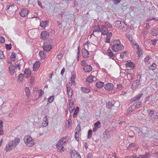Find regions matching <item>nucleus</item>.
I'll use <instances>...</instances> for the list:
<instances>
[{"instance_id": "f257e3e1", "label": "nucleus", "mask_w": 158, "mask_h": 158, "mask_svg": "<svg viewBox=\"0 0 158 158\" xmlns=\"http://www.w3.org/2000/svg\"><path fill=\"white\" fill-rule=\"evenodd\" d=\"M20 142V139L19 138H15L14 139L10 141L6 145L5 150L6 152H8L9 151L12 150L16 147Z\"/></svg>"}, {"instance_id": "f03ea898", "label": "nucleus", "mask_w": 158, "mask_h": 158, "mask_svg": "<svg viewBox=\"0 0 158 158\" xmlns=\"http://www.w3.org/2000/svg\"><path fill=\"white\" fill-rule=\"evenodd\" d=\"M112 49L114 51L117 52L123 50L124 48L123 45L121 44L120 40H114Z\"/></svg>"}, {"instance_id": "7ed1b4c3", "label": "nucleus", "mask_w": 158, "mask_h": 158, "mask_svg": "<svg viewBox=\"0 0 158 158\" xmlns=\"http://www.w3.org/2000/svg\"><path fill=\"white\" fill-rule=\"evenodd\" d=\"M64 138L61 139L56 145V147L58 148L57 150H59V152H64L65 150L64 146L65 145L66 142L65 140H64Z\"/></svg>"}, {"instance_id": "20e7f679", "label": "nucleus", "mask_w": 158, "mask_h": 158, "mask_svg": "<svg viewBox=\"0 0 158 158\" xmlns=\"http://www.w3.org/2000/svg\"><path fill=\"white\" fill-rule=\"evenodd\" d=\"M24 141L27 145L31 147L34 144V142L32 138L28 135L25 136L24 138Z\"/></svg>"}, {"instance_id": "39448f33", "label": "nucleus", "mask_w": 158, "mask_h": 158, "mask_svg": "<svg viewBox=\"0 0 158 158\" xmlns=\"http://www.w3.org/2000/svg\"><path fill=\"white\" fill-rule=\"evenodd\" d=\"M81 65L83 66V69L85 72H90L92 69V67L91 65L88 64L86 60H82L81 62Z\"/></svg>"}, {"instance_id": "423d86ee", "label": "nucleus", "mask_w": 158, "mask_h": 158, "mask_svg": "<svg viewBox=\"0 0 158 158\" xmlns=\"http://www.w3.org/2000/svg\"><path fill=\"white\" fill-rule=\"evenodd\" d=\"M70 154L72 158H81L79 154L75 150L72 151Z\"/></svg>"}, {"instance_id": "0eeeda50", "label": "nucleus", "mask_w": 158, "mask_h": 158, "mask_svg": "<svg viewBox=\"0 0 158 158\" xmlns=\"http://www.w3.org/2000/svg\"><path fill=\"white\" fill-rule=\"evenodd\" d=\"M105 89L108 91H111L113 89V85L111 83H107L104 85Z\"/></svg>"}, {"instance_id": "6e6552de", "label": "nucleus", "mask_w": 158, "mask_h": 158, "mask_svg": "<svg viewBox=\"0 0 158 158\" xmlns=\"http://www.w3.org/2000/svg\"><path fill=\"white\" fill-rule=\"evenodd\" d=\"M108 32V28L105 25H102L101 26V32L102 35H104L106 34Z\"/></svg>"}, {"instance_id": "1a4fd4ad", "label": "nucleus", "mask_w": 158, "mask_h": 158, "mask_svg": "<svg viewBox=\"0 0 158 158\" xmlns=\"http://www.w3.org/2000/svg\"><path fill=\"white\" fill-rule=\"evenodd\" d=\"M66 87L67 89V93L68 96L69 98H71L73 95V90L71 89L70 86L68 84L66 85Z\"/></svg>"}, {"instance_id": "9d476101", "label": "nucleus", "mask_w": 158, "mask_h": 158, "mask_svg": "<svg viewBox=\"0 0 158 158\" xmlns=\"http://www.w3.org/2000/svg\"><path fill=\"white\" fill-rule=\"evenodd\" d=\"M28 12V10L27 9H22L19 13L21 16L24 17L27 15Z\"/></svg>"}, {"instance_id": "9b49d317", "label": "nucleus", "mask_w": 158, "mask_h": 158, "mask_svg": "<svg viewBox=\"0 0 158 158\" xmlns=\"http://www.w3.org/2000/svg\"><path fill=\"white\" fill-rule=\"evenodd\" d=\"M82 55L83 57L86 58L89 57V55L88 51L85 48H83L82 50Z\"/></svg>"}, {"instance_id": "f8f14e48", "label": "nucleus", "mask_w": 158, "mask_h": 158, "mask_svg": "<svg viewBox=\"0 0 158 158\" xmlns=\"http://www.w3.org/2000/svg\"><path fill=\"white\" fill-rule=\"evenodd\" d=\"M140 80L136 79L135 81L132 85V89H136L138 86L140 84Z\"/></svg>"}, {"instance_id": "ddd939ff", "label": "nucleus", "mask_w": 158, "mask_h": 158, "mask_svg": "<svg viewBox=\"0 0 158 158\" xmlns=\"http://www.w3.org/2000/svg\"><path fill=\"white\" fill-rule=\"evenodd\" d=\"M49 36V34L46 31H44L41 32V37L42 39H47Z\"/></svg>"}, {"instance_id": "4468645a", "label": "nucleus", "mask_w": 158, "mask_h": 158, "mask_svg": "<svg viewBox=\"0 0 158 158\" xmlns=\"http://www.w3.org/2000/svg\"><path fill=\"white\" fill-rule=\"evenodd\" d=\"M43 48L44 50L45 51H49L52 48L51 44H48L46 43H44Z\"/></svg>"}, {"instance_id": "2eb2a0df", "label": "nucleus", "mask_w": 158, "mask_h": 158, "mask_svg": "<svg viewBox=\"0 0 158 158\" xmlns=\"http://www.w3.org/2000/svg\"><path fill=\"white\" fill-rule=\"evenodd\" d=\"M137 46V49H138L137 53L138 55V56L137 57H138V58H139L140 56H141L143 54V52L142 51V49L141 48L139 47V45L136 44Z\"/></svg>"}, {"instance_id": "dca6fc26", "label": "nucleus", "mask_w": 158, "mask_h": 158, "mask_svg": "<svg viewBox=\"0 0 158 158\" xmlns=\"http://www.w3.org/2000/svg\"><path fill=\"white\" fill-rule=\"evenodd\" d=\"M96 79V78L95 76L91 75L86 78V81L89 83H91L94 80L95 81Z\"/></svg>"}, {"instance_id": "f3484780", "label": "nucleus", "mask_w": 158, "mask_h": 158, "mask_svg": "<svg viewBox=\"0 0 158 158\" xmlns=\"http://www.w3.org/2000/svg\"><path fill=\"white\" fill-rule=\"evenodd\" d=\"M142 95V94H139L137 95L135 97L133 98H131V101L133 102L138 100L141 98Z\"/></svg>"}, {"instance_id": "a211bd4d", "label": "nucleus", "mask_w": 158, "mask_h": 158, "mask_svg": "<svg viewBox=\"0 0 158 158\" xmlns=\"http://www.w3.org/2000/svg\"><path fill=\"white\" fill-rule=\"evenodd\" d=\"M101 27H100L99 25L95 26L94 27L93 32V34L94 35V33L95 32H101Z\"/></svg>"}, {"instance_id": "6ab92c4d", "label": "nucleus", "mask_w": 158, "mask_h": 158, "mask_svg": "<svg viewBox=\"0 0 158 158\" xmlns=\"http://www.w3.org/2000/svg\"><path fill=\"white\" fill-rule=\"evenodd\" d=\"M151 33L153 36H156L158 34V28L156 27L152 30Z\"/></svg>"}, {"instance_id": "aec40b11", "label": "nucleus", "mask_w": 158, "mask_h": 158, "mask_svg": "<svg viewBox=\"0 0 158 158\" xmlns=\"http://www.w3.org/2000/svg\"><path fill=\"white\" fill-rule=\"evenodd\" d=\"M49 22L48 20L44 21H42L40 22V26L42 27L45 28V27L48 26Z\"/></svg>"}, {"instance_id": "412c9836", "label": "nucleus", "mask_w": 158, "mask_h": 158, "mask_svg": "<svg viewBox=\"0 0 158 158\" xmlns=\"http://www.w3.org/2000/svg\"><path fill=\"white\" fill-rule=\"evenodd\" d=\"M40 63L38 61H36L35 62L33 65V69L34 70H36L40 67Z\"/></svg>"}, {"instance_id": "4be33fe9", "label": "nucleus", "mask_w": 158, "mask_h": 158, "mask_svg": "<svg viewBox=\"0 0 158 158\" xmlns=\"http://www.w3.org/2000/svg\"><path fill=\"white\" fill-rule=\"evenodd\" d=\"M107 55L110 57H112V59L113 60H114V54L111 51L110 49H108L107 52Z\"/></svg>"}, {"instance_id": "5701e85b", "label": "nucleus", "mask_w": 158, "mask_h": 158, "mask_svg": "<svg viewBox=\"0 0 158 158\" xmlns=\"http://www.w3.org/2000/svg\"><path fill=\"white\" fill-rule=\"evenodd\" d=\"M24 73L26 76V77L27 78L29 77L31 73V71L29 69H26L24 71Z\"/></svg>"}, {"instance_id": "b1692460", "label": "nucleus", "mask_w": 158, "mask_h": 158, "mask_svg": "<svg viewBox=\"0 0 158 158\" xmlns=\"http://www.w3.org/2000/svg\"><path fill=\"white\" fill-rule=\"evenodd\" d=\"M15 67L14 65H12L9 67V69L10 74H13L15 72Z\"/></svg>"}, {"instance_id": "393cba45", "label": "nucleus", "mask_w": 158, "mask_h": 158, "mask_svg": "<svg viewBox=\"0 0 158 158\" xmlns=\"http://www.w3.org/2000/svg\"><path fill=\"white\" fill-rule=\"evenodd\" d=\"M46 117H47V116ZM43 120L44 121L43 122V125L44 127H46L48 125V120L46 117L44 118Z\"/></svg>"}, {"instance_id": "a878e982", "label": "nucleus", "mask_w": 158, "mask_h": 158, "mask_svg": "<svg viewBox=\"0 0 158 158\" xmlns=\"http://www.w3.org/2000/svg\"><path fill=\"white\" fill-rule=\"evenodd\" d=\"M104 85V82L102 81H99L97 82L96 84V86L98 88H100Z\"/></svg>"}, {"instance_id": "bb28decb", "label": "nucleus", "mask_w": 158, "mask_h": 158, "mask_svg": "<svg viewBox=\"0 0 158 158\" xmlns=\"http://www.w3.org/2000/svg\"><path fill=\"white\" fill-rule=\"evenodd\" d=\"M132 158H148V157L146 155H139V156L133 155L132 156Z\"/></svg>"}, {"instance_id": "cd10ccee", "label": "nucleus", "mask_w": 158, "mask_h": 158, "mask_svg": "<svg viewBox=\"0 0 158 158\" xmlns=\"http://www.w3.org/2000/svg\"><path fill=\"white\" fill-rule=\"evenodd\" d=\"M39 55L41 59H44L46 56L44 54V52L43 51H40L39 52Z\"/></svg>"}, {"instance_id": "c85d7f7f", "label": "nucleus", "mask_w": 158, "mask_h": 158, "mask_svg": "<svg viewBox=\"0 0 158 158\" xmlns=\"http://www.w3.org/2000/svg\"><path fill=\"white\" fill-rule=\"evenodd\" d=\"M135 109V106L132 105L127 110V113L129 114L132 112Z\"/></svg>"}, {"instance_id": "c756f323", "label": "nucleus", "mask_w": 158, "mask_h": 158, "mask_svg": "<svg viewBox=\"0 0 158 158\" xmlns=\"http://www.w3.org/2000/svg\"><path fill=\"white\" fill-rule=\"evenodd\" d=\"M26 95L27 97H28L30 94V91L28 87H26L25 89Z\"/></svg>"}, {"instance_id": "7c9ffc66", "label": "nucleus", "mask_w": 158, "mask_h": 158, "mask_svg": "<svg viewBox=\"0 0 158 158\" xmlns=\"http://www.w3.org/2000/svg\"><path fill=\"white\" fill-rule=\"evenodd\" d=\"M113 106V104L110 102H107L106 103V106L108 109L110 108Z\"/></svg>"}, {"instance_id": "2f4dec72", "label": "nucleus", "mask_w": 158, "mask_h": 158, "mask_svg": "<svg viewBox=\"0 0 158 158\" xmlns=\"http://www.w3.org/2000/svg\"><path fill=\"white\" fill-rule=\"evenodd\" d=\"M106 35V37L105 38V40H110L111 36L112 35V33L111 32H107V33Z\"/></svg>"}, {"instance_id": "473e14b6", "label": "nucleus", "mask_w": 158, "mask_h": 158, "mask_svg": "<svg viewBox=\"0 0 158 158\" xmlns=\"http://www.w3.org/2000/svg\"><path fill=\"white\" fill-rule=\"evenodd\" d=\"M127 66L131 68H134V64L131 62H127Z\"/></svg>"}, {"instance_id": "72a5a7b5", "label": "nucleus", "mask_w": 158, "mask_h": 158, "mask_svg": "<svg viewBox=\"0 0 158 158\" xmlns=\"http://www.w3.org/2000/svg\"><path fill=\"white\" fill-rule=\"evenodd\" d=\"M81 90L82 91L85 93H88L90 92L89 89H86L85 88H81Z\"/></svg>"}, {"instance_id": "f704fd0d", "label": "nucleus", "mask_w": 158, "mask_h": 158, "mask_svg": "<svg viewBox=\"0 0 158 158\" xmlns=\"http://www.w3.org/2000/svg\"><path fill=\"white\" fill-rule=\"evenodd\" d=\"M156 67V65L155 64H153L151 66H149V69L153 70H155Z\"/></svg>"}, {"instance_id": "c9c22d12", "label": "nucleus", "mask_w": 158, "mask_h": 158, "mask_svg": "<svg viewBox=\"0 0 158 158\" xmlns=\"http://www.w3.org/2000/svg\"><path fill=\"white\" fill-rule=\"evenodd\" d=\"M75 138L76 140L78 141L79 139V133L77 132H75Z\"/></svg>"}, {"instance_id": "e433bc0d", "label": "nucleus", "mask_w": 158, "mask_h": 158, "mask_svg": "<svg viewBox=\"0 0 158 158\" xmlns=\"http://www.w3.org/2000/svg\"><path fill=\"white\" fill-rule=\"evenodd\" d=\"M71 123L69 121H67L66 123V127L67 128H69L71 127Z\"/></svg>"}, {"instance_id": "4c0bfd02", "label": "nucleus", "mask_w": 158, "mask_h": 158, "mask_svg": "<svg viewBox=\"0 0 158 158\" xmlns=\"http://www.w3.org/2000/svg\"><path fill=\"white\" fill-rule=\"evenodd\" d=\"M100 123L99 122H97L95 123L94 124V127H97L98 128H99L100 127Z\"/></svg>"}, {"instance_id": "58836bf2", "label": "nucleus", "mask_w": 158, "mask_h": 158, "mask_svg": "<svg viewBox=\"0 0 158 158\" xmlns=\"http://www.w3.org/2000/svg\"><path fill=\"white\" fill-rule=\"evenodd\" d=\"M90 44V43H89L88 41L84 44V48H89V44Z\"/></svg>"}, {"instance_id": "ea45409f", "label": "nucleus", "mask_w": 158, "mask_h": 158, "mask_svg": "<svg viewBox=\"0 0 158 158\" xmlns=\"http://www.w3.org/2000/svg\"><path fill=\"white\" fill-rule=\"evenodd\" d=\"M81 130V128L80 127V125H78V126L77 127L75 130V131L79 133L80 131Z\"/></svg>"}, {"instance_id": "a19ab883", "label": "nucleus", "mask_w": 158, "mask_h": 158, "mask_svg": "<svg viewBox=\"0 0 158 158\" xmlns=\"http://www.w3.org/2000/svg\"><path fill=\"white\" fill-rule=\"evenodd\" d=\"M92 130L91 129L89 130L88 131V138H90L91 137L92 135Z\"/></svg>"}, {"instance_id": "79ce46f5", "label": "nucleus", "mask_w": 158, "mask_h": 158, "mask_svg": "<svg viewBox=\"0 0 158 158\" xmlns=\"http://www.w3.org/2000/svg\"><path fill=\"white\" fill-rule=\"evenodd\" d=\"M53 99L54 97L52 96H51L48 98V102L49 103H51L53 101Z\"/></svg>"}, {"instance_id": "37998d69", "label": "nucleus", "mask_w": 158, "mask_h": 158, "mask_svg": "<svg viewBox=\"0 0 158 158\" xmlns=\"http://www.w3.org/2000/svg\"><path fill=\"white\" fill-rule=\"evenodd\" d=\"M117 89H118V90H121L122 89L123 87H122V84H118L117 85Z\"/></svg>"}, {"instance_id": "c03bdc74", "label": "nucleus", "mask_w": 158, "mask_h": 158, "mask_svg": "<svg viewBox=\"0 0 158 158\" xmlns=\"http://www.w3.org/2000/svg\"><path fill=\"white\" fill-rule=\"evenodd\" d=\"M152 20H155L156 21H157L158 20V18L157 19L155 18H149L147 20V21L149 22L150 21Z\"/></svg>"}, {"instance_id": "a18cd8bd", "label": "nucleus", "mask_w": 158, "mask_h": 158, "mask_svg": "<svg viewBox=\"0 0 158 158\" xmlns=\"http://www.w3.org/2000/svg\"><path fill=\"white\" fill-rule=\"evenodd\" d=\"M105 24L106 26L109 28H110L112 27L111 24L108 22H105Z\"/></svg>"}, {"instance_id": "49530a36", "label": "nucleus", "mask_w": 158, "mask_h": 158, "mask_svg": "<svg viewBox=\"0 0 158 158\" xmlns=\"http://www.w3.org/2000/svg\"><path fill=\"white\" fill-rule=\"evenodd\" d=\"M39 98L40 97H41V96L44 93V91L42 90H40L39 92Z\"/></svg>"}, {"instance_id": "de8ad7c7", "label": "nucleus", "mask_w": 158, "mask_h": 158, "mask_svg": "<svg viewBox=\"0 0 158 158\" xmlns=\"http://www.w3.org/2000/svg\"><path fill=\"white\" fill-rule=\"evenodd\" d=\"M141 105V104L140 103V102H139L137 104H134L133 105V106H135V108H138V107H139Z\"/></svg>"}, {"instance_id": "09e8293b", "label": "nucleus", "mask_w": 158, "mask_h": 158, "mask_svg": "<svg viewBox=\"0 0 158 158\" xmlns=\"http://www.w3.org/2000/svg\"><path fill=\"white\" fill-rule=\"evenodd\" d=\"M79 111V108L78 107H77L75 110L74 112L73 115H76Z\"/></svg>"}, {"instance_id": "8fccbe9b", "label": "nucleus", "mask_w": 158, "mask_h": 158, "mask_svg": "<svg viewBox=\"0 0 158 158\" xmlns=\"http://www.w3.org/2000/svg\"><path fill=\"white\" fill-rule=\"evenodd\" d=\"M4 57L3 52L1 51H0V59H2Z\"/></svg>"}, {"instance_id": "3c124183", "label": "nucleus", "mask_w": 158, "mask_h": 158, "mask_svg": "<svg viewBox=\"0 0 158 158\" xmlns=\"http://www.w3.org/2000/svg\"><path fill=\"white\" fill-rule=\"evenodd\" d=\"M156 42V40H151L150 41V43L152 44L153 45H155Z\"/></svg>"}, {"instance_id": "603ef678", "label": "nucleus", "mask_w": 158, "mask_h": 158, "mask_svg": "<svg viewBox=\"0 0 158 158\" xmlns=\"http://www.w3.org/2000/svg\"><path fill=\"white\" fill-rule=\"evenodd\" d=\"M93 156L92 154L91 153H89L87 156V158H93Z\"/></svg>"}, {"instance_id": "864d4df0", "label": "nucleus", "mask_w": 158, "mask_h": 158, "mask_svg": "<svg viewBox=\"0 0 158 158\" xmlns=\"http://www.w3.org/2000/svg\"><path fill=\"white\" fill-rule=\"evenodd\" d=\"M34 82V78L31 77L30 80V83L31 85H32Z\"/></svg>"}, {"instance_id": "5fc2aeb1", "label": "nucleus", "mask_w": 158, "mask_h": 158, "mask_svg": "<svg viewBox=\"0 0 158 158\" xmlns=\"http://www.w3.org/2000/svg\"><path fill=\"white\" fill-rule=\"evenodd\" d=\"M149 59L150 57L149 56H147L144 59V61L146 62H148Z\"/></svg>"}, {"instance_id": "6e6d98bb", "label": "nucleus", "mask_w": 158, "mask_h": 158, "mask_svg": "<svg viewBox=\"0 0 158 158\" xmlns=\"http://www.w3.org/2000/svg\"><path fill=\"white\" fill-rule=\"evenodd\" d=\"M63 55V53H60V54H59L57 55L58 58L59 59H61L62 58Z\"/></svg>"}, {"instance_id": "4d7b16f0", "label": "nucleus", "mask_w": 158, "mask_h": 158, "mask_svg": "<svg viewBox=\"0 0 158 158\" xmlns=\"http://www.w3.org/2000/svg\"><path fill=\"white\" fill-rule=\"evenodd\" d=\"M126 52L121 53L120 54V57L122 58H123L125 56V55H126Z\"/></svg>"}, {"instance_id": "13d9d810", "label": "nucleus", "mask_w": 158, "mask_h": 158, "mask_svg": "<svg viewBox=\"0 0 158 158\" xmlns=\"http://www.w3.org/2000/svg\"><path fill=\"white\" fill-rule=\"evenodd\" d=\"M71 82H74L75 83V76L74 75H73L71 77Z\"/></svg>"}, {"instance_id": "bf43d9fd", "label": "nucleus", "mask_w": 158, "mask_h": 158, "mask_svg": "<svg viewBox=\"0 0 158 158\" xmlns=\"http://www.w3.org/2000/svg\"><path fill=\"white\" fill-rule=\"evenodd\" d=\"M3 127H0V135H2L3 134Z\"/></svg>"}, {"instance_id": "052dcab7", "label": "nucleus", "mask_w": 158, "mask_h": 158, "mask_svg": "<svg viewBox=\"0 0 158 158\" xmlns=\"http://www.w3.org/2000/svg\"><path fill=\"white\" fill-rule=\"evenodd\" d=\"M11 57V59H14L15 58V54L13 52H12V54H11V55L10 56Z\"/></svg>"}, {"instance_id": "680f3d73", "label": "nucleus", "mask_w": 158, "mask_h": 158, "mask_svg": "<svg viewBox=\"0 0 158 158\" xmlns=\"http://www.w3.org/2000/svg\"><path fill=\"white\" fill-rule=\"evenodd\" d=\"M6 48L8 50H10L11 49V47L8 44H6Z\"/></svg>"}, {"instance_id": "e2e57ef3", "label": "nucleus", "mask_w": 158, "mask_h": 158, "mask_svg": "<svg viewBox=\"0 0 158 158\" xmlns=\"http://www.w3.org/2000/svg\"><path fill=\"white\" fill-rule=\"evenodd\" d=\"M114 2V3L116 4H117L118 3H119L120 1L121 0H113Z\"/></svg>"}, {"instance_id": "0e129e2a", "label": "nucleus", "mask_w": 158, "mask_h": 158, "mask_svg": "<svg viewBox=\"0 0 158 158\" xmlns=\"http://www.w3.org/2000/svg\"><path fill=\"white\" fill-rule=\"evenodd\" d=\"M145 28H146L147 29H148L150 28L149 23H147L146 24V26L145 27Z\"/></svg>"}, {"instance_id": "69168bd1", "label": "nucleus", "mask_w": 158, "mask_h": 158, "mask_svg": "<svg viewBox=\"0 0 158 158\" xmlns=\"http://www.w3.org/2000/svg\"><path fill=\"white\" fill-rule=\"evenodd\" d=\"M135 144L134 143H131L129 145V146L128 148H130L132 147H134L135 146Z\"/></svg>"}, {"instance_id": "338daca9", "label": "nucleus", "mask_w": 158, "mask_h": 158, "mask_svg": "<svg viewBox=\"0 0 158 158\" xmlns=\"http://www.w3.org/2000/svg\"><path fill=\"white\" fill-rule=\"evenodd\" d=\"M24 77V75L23 74H20L19 75V79L21 78L22 79V78Z\"/></svg>"}, {"instance_id": "774afa93", "label": "nucleus", "mask_w": 158, "mask_h": 158, "mask_svg": "<svg viewBox=\"0 0 158 158\" xmlns=\"http://www.w3.org/2000/svg\"><path fill=\"white\" fill-rule=\"evenodd\" d=\"M154 113V111L153 110H151L149 112V114L150 116H152V114H153V113Z\"/></svg>"}]
</instances>
